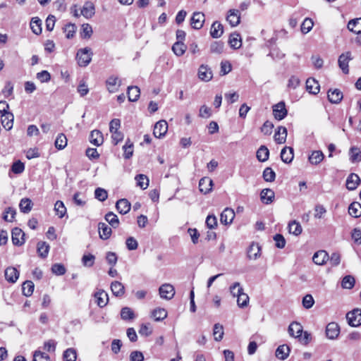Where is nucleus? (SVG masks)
Listing matches in <instances>:
<instances>
[{"mask_svg": "<svg viewBox=\"0 0 361 361\" xmlns=\"http://www.w3.org/2000/svg\"><path fill=\"white\" fill-rule=\"evenodd\" d=\"M92 51L90 48L80 49L76 54V60L80 66L85 67L92 61Z\"/></svg>", "mask_w": 361, "mask_h": 361, "instance_id": "f257e3e1", "label": "nucleus"}, {"mask_svg": "<svg viewBox=\"0 0 361 361\" xmlns=\"http://www.w3.org/2000/svg\"><path fill=\"white\" fill-rule=\"evenodd\" d=\"M346 319L351 326H359L361 325V310L357 308L348 312Z\"/></svg>", "mask_w": 361, "mask_h": 361, "instance_id": "f03ea898", "label": "nucleus"}, {"mask_svg": "<svg viewBox=\"0 0 361 361\" xmlns=\"http://www.w3.org/2000/svg\"><path fill=\"white\" fill-rule=\"evenodd\" d=\"M160 297L165 300H171L175 295L174 287L170 283L161 285L159 289Z\"/></svg>", "mask_w": 361, "mask_h": 361, "instance_id": "7ed1b4c3", "label": "nucleus"}, {"mask_svg": "<svg viewBox=\"0 0 361 361\" xmlns=\"http://www.w3.org/2000/svg\"><path fill=\"white\" fill-rule=\"evenodd\" d=\"M350 60H352L350 51L343 53L338 57V66L345 74H348L349 73L348 63Z\"/></svg>", "mask_w": 361, "mask_h": 361, "instance_id": "20e7f679", "label": "nucleus"}, {"mask_svg": "<svg viewBox=\"0 0 361 361\" xmlns=\"http://www.w3.org/2000/svg\"><path fill=\"white\" fill-rule=\"evenodd\" d=\"M168 130V123L164 120H161L154 125L153 135L155 137L161 138L165 136Z\"/></svg>", "mask_w": 361, "mask_h": 361, "instance_id": "39448f33", "label": "nucleus"}, {"mask_svg": "<svg viewBox=\"0 0 361 361\" xmlns=\"http://www.w3.org/2000/svg\"><path fill=\"white\" fill-rule=\"evenodd\" d=\"M287 113L288 111L283 102H280L273 106V114L276 120L281 121L286 116Z\"/></svg>", "mask_w": 361, "mask_h": 361, "instance_id": "423d86ee", "label": "nucleus"}, {"mask_svg": "<svg viewBox=\"0 0 361 361\" xmlns=\"http://www.w3.org/2000/svg\"><path fill=\"white\" fill-rule=\"evenodd\" d=\"M205 21L204 14L202 12H194L190 19V23L194 29L200 30Z\"/></svg>", "mask_w": 361, "mask_h": 361, "instance_id": "0eeeda50", "label": "nucleus"}, {"mask_svg": "<svg viewBox=\"0 0 361 361\" xmlns=\"http://www.w3.org/2000/svg\"><path fill=\"white\" fill-rule=\"evenodd\" d=\"M25 233L19 228L16 227L11 232V240L13 245L20 246L25 243Z\"/></svg>", "mask_w": 361, "mask_h": 361, "instance_id": "6e6552de", "label": "nucleus"}, {"mask_svg": "<svg viewBox=\"0 0 361 361\" xmlns=\"http://www.w3.org/2000/svg\"><path fill=\"white\" fill-rule=\"evenodd\" d=\"M226 20L231 27H236L240 23V13L237 9H230L228 11Z\"/></svg>", "mask_w": 361, "mask_h": 361, "instance_id": "1a4fd4ad", "label": "nucleus"}, {"mask_svg": "<svg viewBox=\"0 0 361 361\" xmlns=\"http://www.w3.org/2000/svg\"><path fill=\"white\" fill-rule=\"evenodd\" d=\"M197 75L199 79L204 82H209L213 78L212 71L207 65H201L200 66Z\"/></svg>", "mask_w": 361, "mask_h": 361, "instance_id": "9d476101", "label": "nucleus"}, {"mask_svg": "<svg viewBox=\"0 0 361 361\" xmlns=\"http://www.w3.org/2000/svg\"><path fill=\"white\" fill-rule=\"evenodd\" d=\"M213 180L209 177H203L199 181L200 191L206 195L212 192Z\"/></svg>", "mask_w": 361, "mask_h": 361, "instance_id": "9b49d317", "label": "nucleus"}, {"mask_svg": "<svg viewBox=\"0 0 361 361\" xmlns=\"http://www.w3.org/2000/svg\"><path fill=\"white\" fill-rule=\"evenodd\" d=\"M235 218V212L231 208H226L221 214L220 221L224 225L231 224Z\"/></svg>", "mask_w": 361, "mask_h": 361, "instance_id": "f8f14e48", "label": "nucleus"}, {"mask_svg": "<svg viewBox=\"0 0 361 361\" xmlns=\"http://www.w3.org/2000/svg\"><path fill=\"white\" fill-rule=\"evenodd\" d=\"M340 333V329L338 324L331 322L326 327V335L329 339H335Z\"/></svg>", "mask_w": 361, "mask_h": 361, "instance_id": "ddd939ff", "label": "nucleus"}, {"mask_svg": "<svg viewBox=\"0 0 361 361\" xmlns=\"http://www.w3.org/2000/svg\"><path fill=\"white\" fill-rule=\"evenodd\" d=\"M19 271L17 268L13 267H9L5 270V279L10 283H15L19 278Z\"/></svg>", "mask_w": 361, "mask_h": 361, "instance_id": "4468645a", "label": "nucleus"}, {"mask_svg": "<svg viewBox=\"0 0 361 361\" xmlns=\"http://www.w3.org/2000/svg\"><path fill=\"white\" fill-rule=\"evenodd\" d=\"M95 302L100 307L106 305L109 301L108 294L103 290H99L94 293Z\"/></svg>", "mask_w": 361, "mask_h": 361, "instance_id": "2eb2a0df", "label": "nucleus"}, {"mask_svg": "<svg viewBox=\"0 0 361 361\" xmlns=\"http://www.w3.org/2000/svg\"><path fill=\"white\" fill-rule=\"evenodd\" d=\"M360 183V178L359 176L356 173H352L347 178L346 188L349 190H354L357 188Z\"/></svg>", "mask_w": 361, "mask_h": 361, "instance_id": "dca6fc26", "label": "nucleus"}, {"mask_svg": "<svg viewBox=\"0 0 361 361\" xmlns=\"http://www.w3.org/2000/svg\"><path fill=\"white\" fill-rule=\"evenodd\" d=\"M329 101L332 104H338L343 99V93L338 89H330L327 94Z\"/></svg>", "mask_w": 361, "mask_h": 361, "instance_id": "f3484780", "label": "nucleus"}, {"mask_svg": "<svg viewBox=\"0 0 361 361\" xmlns=\"http://www.w3.org/2000/svg\"><path fill=\"white\" fill-rule=\"evenodd\" d=\"M261 256V247L258 243H252L247 250V257L255 260Z\"/></svg>", "mask_w": 361, "mask_h": 361, "instance_id": "a211bd4d", "label": "nucleus"}, {"mask_svg": "<svg viewBox=\"0 0 361 361\" xmlns=\"http://www.w3.org/2000/svg\"><path fill=\"white\" fill-rule=\"evenodd\" d=\"M302 332L303 327L299 322H293L288 326V333L290 336L297 338L302 335Z\"/></svg>", "mask_w": 361, "mask_h": 361, "instance_id": "6ab92c4d", "label": "nucleus"}, {"mask_svg": "<svg viewBox=\"0 0 361 361\" xmlns=\"http://www.w3.org/2000/svg\"><path fill=\"white\" fill-rule=\"evenodd\" d=\"M329 259V255L325 250L316 252L313 257V262L317 265H323Z\"/></svg>", "mask_w": 361, "mask_h": 361, "instance_id": "aec40b11", "label": "nucleus"}, {"mask_svg": "<svg viewBox=\"0 0 361 361\" xmlns=\"http://www.w3.org/2000/svg\"><path fill=\"white\" fill-rule=\"evenodd\" d=\"M275 194L274 192L269 189H263L260 193V198L264 204H269L274 200Z\"/></svg>", "mask_w": 361, "mask_h": 361, "instance_id": "412c9836", "label": "nucleus"}, {"mask_svg": "<svg viewBox=\"0 0 361 361\" xmlns=\"http://www.w3.org/2000/svg\"><path fill=\"white\" fill-rule=\"evenodd\" d=\"M306 89L310 94H317L319 92L320 86L318 81L310 78L306 81Z\"/></svg>", "mask_w": 361, "mask_h": 361, "instance_id": "4be33fe9", "label": "nucleus"}, {"mask_svg": "<svg viewBox=\"0 0 361 361\" xmlns=\"http://www.w3.org/2000/svg\"><path fill=\"white\" fill-rule=\"evenodd\" d=\"M224 32V27L219 21L212 23L210 29V35L213 38L220 37Z\"/></svg>", "mask_w": 361, "mask_h": 361, "instance_id": "5701e85b", "label": "nucleus"}, {"mask_svg": "<svg viewBox=\"0 0 361 361\" xmlns=\"http://www.w3.org/2000/svg\"><path fill=\"white\" fill-rule=\"evenodd\" d=\"M94 6L92 3L90 1L85 2L81 9L80 15L86 18H90L94 16Z\"/></svg>", "mask_w": 361, "mask_h": 361, "instance_id": "b1692460", "label": "nucleus"}, {"mask_svg": "<svg viewBox=\"0 0 361 361\" xmlns=\"http://www.w3.org/2000/svg\"><path fill=\"white\" fill-rule=\"evenodd\" d=\"M90 141L95 146H100L104 141L102 133L98 130H92L90 133Z\"/></svg>", "mask_w": 361, "mask_h": 361, "instance_id": "393cba45", "label": "nucleus"}, {"mask_svg": "<svg viewBox=\"0 0 361 361\" xmlns=\"http://www.w3.org/2000/svg\"><path fill=\"white\" fill-rule=\"evenodd\" d=\"M116 207L120 214H126L130 209V203L126 199H121L117 201Z\"/></svg>", "mask_w": 361, "mask_h": 361, "instance_id": "a878e982", "label": "nucleus"}, {"mask_svg": "<svg viewBox=\"0 0 361 361\" xmlns=\"http://www.w3.org/2000/svg\"><path fill=\"white\" fill-rule=\"evenodd\" d=\"M1 120L3 127L6 130H9L12 128L13 124L14 116L12 113L1 114Z\"/></svg>", "mask_w": 361, "mask_h": 361, "instance_id": "bb28decb", "label": "nucleus"}, {"mask_svg": "<svg viewBox=\"0 0 361 361\" xmlns=\"http://www.w3.org/2000/svg\"><path fill=\"white\" fill-rule=\"evenodd\" d=\"M287 137V129L285 127L279 126L274 134V140L279 144L286 142Z\"/></svg>", "mask_w": 361, "mask_h": 361, "instance_id": "cd10ccee", "label": "nucleus"}, {"mask_svg": "<svg viewBox=\"0 0 361 361\" xmlns=\"http://www.w3.org/2000/svg\"><path fill=\"white\" fill-rule=\"evenodd\" d=\"M293 149L290 147H285L281 152V160L285 163H290L293 159Z\"/></svg>", "mask_w": 361, "mask_h": 361, "instance_id": "c85d7f7f", "label": "nucleus"}, {"mask_svg": "<svg viewBox=\"0 0 361 361\" xmlns=\"http://www.w3.org/2000/svg\"><path fill=\"white\" fill-rule=\"evenodd\" d=\"M348 29L357 35L361 34V18L350 20L348 23Z\"/></svg>", "mask_w": 361, "mask_h": 361, "instance_id": "c756f323", "label": "nucleus"}, {"mask_svg": "<svg viewBox=\"0 0 361 361\" xmlns=\"http://www.w3.org/2000/svg\"><path fill=\"white\" fill-rule=\"evenodd\" d=\"M99 236L102 239H108L111 234V228L105 223L101 222L98 225Z\"/></svg>", "mask_w": 361, "mask_h": 361, "instance_id": "7c9ffc66", "label": "nucleus"}, {"mask_svg": "<svg viewBox=\"0 0 361 361\" xmlns=\"http://www.w3.org/2000/svg\"><path fill=\"white\" fill-rule=\"evenodd\" d=\"M324 158L323 152L320 150H316L312 152L308 159L311 164L317 165L323 161Z\"/></svg>", "mask_w": 361, "mask_h": 361, "instance_id": "2f4dec72", "label": "nucleus"}, {"mask_svg": "<svg viewBox=\"0 0 361 361\" xmlns=\"http://www.w3.org/2000/svg\"><path fill=\"white\" fill-rule=\"evenodd\" d=\"M290 353V348L287 345H279L276 350V356L277 358L284 360Z\"/></svg>", "mask_w": 361, "mask_h": 361, "instance_id": "473e14b6", "label": "nucleus"}, {"mask_svg": "<svg viewBox=\"0 0 361 361\" xmlns=\"http://www.w3.org/2000/svg\"><path fill=\"white\" fill-rule=\"evenodd\" d=\"M118 79L115 76H110L106 83V87L109 92H115L118 90V87L120 86V82H118Z\"/></svg>", "mask_w": 361, "mask_h": 361, "instance_id": "72a5a7b5", "label": "nucleus"}, {"mask_svg": "<svg viewBox=\"0 0 361 361\" xmlns=\"http://www.w3.org/2000/svg\"><path fill=\"white\" fill-rule=\"evenodd\" d=\"M111 289L113 294L116 296H122L125 293L124 286L117 281L111 283Z\"/></svg>", "mask_w": 361, "mask_h": 361, "instance_id": "f704fd0d", "label": "nucleus"}, {"mask_svg": "<svg viewBox=\"0 0 361 361\" xmlns=\"http://www.w3.org/2000/svg\"><path fill=\"white\" fill-rule=\"evenodd\" d=\"M349 214L354 217L357 218L361 216V204L359 202H354L351 203L348 207Z\"/></svg>", "mask_w": 361, "mask_h": 361, "instance_id": "c9c22d12", "label": "nucleus"}, {"mask_svg": "<svg viewBox=\"0 0 361 361\" xmlns=\"http://www.w3.org/2000/svg\"><path fill=\"white\" fill-rule=\"evenodd\" d=\"M349 156L352 163L361 161V150L357 147H352L350 149Z\"/></svg>", "mask_w": 361, "mask_h": 361, "instance_id": "e433bc0d", "label": "nucleus"}, {"mask_svg": "<svg viewBox=\"0 0 361 361\" xmlns=\"http://www.w3.org/2000/svg\"><path fill=\"white\" fill-rule=\"evenodd\" d=\"M228 43L234 49H239L242 45L241 38L239 34L232 33L229 37Z\"/></svg>", "mask_w": 361, "mask_h": 361, "instance_id": "4c0bfd02", "label": "nucleus"}, {"mask_svg": "<svg viewBox=\"0 0 361 361\" xmlns=\"http://www.w3.org/2000/svg\"><path fill=\"white\" fill-rule=\"evenodd\" d=\"M32 202L29 198H23L19 204L20 210L24 214L29 213L32 208Z\"/></svg>", "mask_w": 361, "mask_h": 361, "instance_id": "58836bf2", "label": "nucleus"}, {"mask_svg": "<svg viewBox=\"0 0 361 361\" xmlns=\"http://www.w3.org/2000/svg\"><path fill=\"white\" fill-rule=\"evenodd\" d=\"M128 97L130 102L137 101L140 94V90L137 86H130L128 87Z\"/></svg>", "mask_w": 361, "mask_h": 361, "instance_id": "ea45409f", "label": "nucleus"}, {"mask_svg": "<svg viewBox=\"0 0 361 361\" xmlns=\"http://www.w3.org/2000/svg\"><path fill=\"white\" fill-rule=\"evenodd\" d=\"M30 28L35 35H39L42 32V20L37 18H32L30 21Z\"/></svg>", "mask_w": 361, "mask_h": 361, "instance_id": "a19ab883", "label": "nucleus"}, {"mask_svg": "<svg viewBox=\"0 0 361 361\" xmlns=\"http://www.w3.org/2000/svg\"><path fill=\"white\" fill-rule=\"evenodd\" d=\"M256 156L259 161H266L269 159V151L267 147L262 145L257 151Z\"/></svg>", "mask_w": 361, "mask_h": 361, "instance_id": "79ce46f5", "label": "nucleus"}, {"mask_svg": "<svg viewBox=\"0 0 361 361\" xmlns=\"http://www.w3.org/2000/svg\"><path fill=\"white\" fill-rule=\"evenodd\" d=\"M288 230L290 233H292L295 235H299L302 231V228L300 224L297 221H292L288 224Z\"/></svg>", "mask_w": 361, "mask_h": 361, "instance_id": "37998d69", "label": "nucleus"}, {"mask_svg": "<svg viewBox=\"0 0 361 361\" xmlns=\"http://www.w3.org/2000/svg\"><path fill=\"white\" fill-rule=\"evenodd\" d=\"M224 327L221 324H215L213 328V335L216 341H221L224 337Z\"/></svg>", "mask_w": 361, "mask_h": 361, "instance_id": "c03bdc74", "label": "nucleus"}, {"mask_svg": "<svg viewBox=\"0 0 361 361\" xmlns=\"http://www.w3.org/2000/svg\"><path fill=\"white\" fill-rule=\"evenodd\" d=\"M49 251V245L46 242L37 243V252L41 257L45 258L48 255Z\"/></svg>", "mask_w": 361, "mask_h": 361, "instance_id": "a18cd8bd", "label": "nucleus"}, {"mask_svg": "<svg viewBox=\"0 0 361 361\" xmlns=\"http://www.w3.org/2000/svg\"><path fill=\"white\" fill-rule=\"evenodd\" d=\"M123 152H124L123 157L126 159H130L133 156V142L129 139H128L126 141V144L123 145Z\"/></svg>", "mask_w": 361, "mask_h": 361, "instance_id": "49530a36", "label": "nucleus"}, {"mask_svg": "<svg viewBox=\"0 0 361 361\" xmlns=\"http://www.w3.org/2000/svg\"><path fill=\"white\" fill-rule=\"evenodd\" d=\"M172 50L176 56H180L185 52L186 46L182 42H176L173 44Z\"/></svg>", "mask_w": 361, "mask_h": 361, "instance_id": "de8ad7c7", "label": "nucleus"}, {"mask_svg": "<svg viewBox=\"0 0 361 361\" xmlns=\"http://www.w3.org/2000/svg\"><path fill=\"white\" fill-rule=\"evenodd\" d=\"M355 280L353 276L350 275L345 276L343 278L341 281V286L343 288L351 289L355 286Z\"/></svg>", "mask_w": 361, "mask_h": 361, "instance_id": "09e8293b", "label": "nucleus"}, {"mask_svg": "<svg viewBox=\"0 0 361 361\" xmlns=\"http://www.w3.org/2000/svg\"><path fill=\"white\" fill-rule=\"evenodd\" d=\"M54 210L56 212V214L58 215L59 218H63L66 214V208L63 202L60 200L56 202L54 204Z\"/></svg>", "mask_w": 361, "mask_h": 361, "instance_id": "8fccbe9b", "label": "nucleus"}, {"mask_svg": "<svg viewBox=\"0 0 361 361\" xmlns=\"http://www.w3.org/2000/svg\"><path fill=\"white\" fill-rule=\"evenodd\" d=\"M152 315L156 321H161L167 317V312L164 308H157L153 310Z\"/></svg>", "mask_w": 361, "mask_h": 361, "instance_id": "3c124183", "label": "nucleus"}, {"mask_svg": "<svg viewBox=\"0 0 361 361\" xmlns=\"http://www.w3.org/2000/svg\"><path fill=\"white\" fill-rule=\"evenodd\" d=\"M34 283L31 281H26L23 283L22 290L24 295L30 296L34 291Z\"/></svg>", "mask_w": 361, "mask_h": 361, "instance_id": "603ef678", "label": "nucleus"}, {"mask_svg": "<svg viewBox=\"0 0 361 361\" xmlns=\"http://www.w3.org/2000/svg\"><path fill=\"white\" fill-rule=\"evenodd\" d=\"M135 180H137V186L143 190L146 189L149 185V179L145 175L139 174L136 176Z\"/></svg>", "mask_w": 361, "mask_h": 361, "instance_id": "864d4df0", "label": "nucleus"}, {"mask_svg": "<svg viewBox=\"0 0 361 361\" xmlns=\"http://www.w3.org/2000/svg\"><path fill=\"white\" fill-rule=\"evenodd\" d=\"M67 145V138L63 133L59 134L55 140V147L59 149H63Z\"/></svg>", "mask_w": 361, "mask_h": 361, "instance_id": "5fc2aeb1", "label": "nucleus"}, {"mask_svg": "<svg viewBox=\"0 0 361 361\" xmlns=\"http://www.w3.org/2000/svg\"><path fill=\"white\" fill-rule=\"evenodd\" d=\"M64 361H75L77 358L76 350L73 348H68L63 353Z\"/></svg>", "mask_w": 361, "mask_h": 361, "instance_id": "6e6d98bb", "label": "nucleus"}, {"mask_svg": "<svg viewBox=\"0 0 361 361\" xmlns=\"http://www.w3.org/2000/svg\"><path fill=\"white\" fill-rule=\"evenodd\" d=\"M105 219L114 228H116L119 224L118 216L113 212L107 213Z\"/></svg>", "mask_w": 361, "mask_h": 361, "instance_id": "4d7b16f0", "label": "nucleus"}, {"mask_svg": "<svg viewBox=\"0 0 361 361\" xmlns=\"http://www.w3.org/2000/svg\"><path fill=\"white\" fill-rule=\"evenodd\" d=\"M237 303L240 307H245L247 306L249 303V297L243 292V290L238 295Z\"/></svg>", "mask_w": 361, "mask_h": 361, "instance_id": "13d9d810", "label": "nucleus"}, {"mask_svg": "<svg viewBox=\"0 0 361 361\" xmlns=\"http://www.w3.org/2000/svg\"><path fill=\"white\" fill-rule=\"evenodd\" d=\"M314 25V23L311 18H306L301 25V32L304 34L309 32Z\"/></svg>", "mask_w": 361, "mask_h": 361, "instance_id": "bf43d9fd", "label": "nucleus"}, {"mask_svg": "<svg viewBox=\"0 0 361 361\" xmlns=\"http://www.w3.org/2000/svg\"><path fill=\"white\" fill-rule=\"evenodd\" d=\"M33 361H51V359L47 353L35 350L33 354Z\"/></svg>", "mask_w": 361, "mask_h": 361, "instance_id": "052dcab7", "label": "nucleus"}, {"mask_svg": "<svg viewBox=\"0 0 361 361\" xmlns=\"http://www.w3.org/2000/svg\"><path fill=\"white\" fill-rule=\"evenodd\" d=\"M276 173L269 167L266 168L263 171V178L267 182H273L275 180Z\"/></svg>", "mask_w": 361, "mask_h": 361, "instance_id": "680f3d73", "label": "nucleus"}, {"mask_svg": "<svg viewBox=\"0 0 361 361\" xmlns=\"http://www.w3.org/2000/svg\"><path fill=\"white\" fill-rule=\"evenodd\" d=\"M121 317L124 320L133 319L135 317L133 311L129 307H123L121 311Z\"/></svg>", "mask_w": 361, "mask_h": 361, "instance_id": "e2e57ef3", "label": "nucleus"}, {"mask_svg": "<svg viewBox=\"0 0 361 361\" xmlns=\"http://www.w3.org/2000/svg\"><path fill=\"white\" fill-rule=\"evenodd\" d=\"M94 197L96 199L101 202H104L108 197V194L106 190L97 188L94 191Z\"/></svg>", "mask_w": 361, "mask_h": 361, "instance_id": "0e129e2a", "label": "nucleus"}, {"mask_svg": "<svg viewBox=\"0 0 361 361\" xmlns=\"http://www.w3.org/2000/svg\"><path fill=\"white\" fill-rule=\"evenodd\" d=\"M95 257L92 254L85 255L82 258V264L85 267H91L94 263Z\"/></svg>", "mask_w": 361, "mask_h": 361, "instance_id": "69168bd1", "label": "nucleus"}, {"mask_svg": "<svg viewBox=\"0 0 361 361\" xmlns=\"http://www.w3.org/2000/svg\"><path fill=\"white\" fill-rule=\"evenodd\" d=\"M25 170V165L23 162L20 161H17L14 162L11 166V171L16 173L19 174L24 171Z\"/></svg>", "mask_w": 361, "mask_h": 361, "instance_id": "338daca9", "label": "nucleus"}, {"mask_svg": "<svg viewBox=\"0 0 361 361\" xmlns=\"http://www.w3.org/2000/svg\"><path fill=\"white\" fill-rule=\"evenodd\" d=\"M224 50V44L221 42H214L210 46L212 53L221 54Z\"/></svg>", "mask_w": 361, "mask_h": 361, "instance_id": "774afa93", "label": "nucleus"}]
</instances>
